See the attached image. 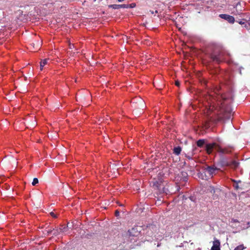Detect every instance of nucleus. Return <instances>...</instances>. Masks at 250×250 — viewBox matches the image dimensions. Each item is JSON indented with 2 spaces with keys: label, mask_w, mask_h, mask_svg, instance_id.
Segmentation results:
<instances>
[{
  "label": "nucleus",
  "mask_w": 250,
  "mask_h": 250,
  "mask_svg": "<svg viewBox=\"0 0 250 250\" xmlns=\"http://www.w3.org/2000/svg\"><path fill=\"white\" fill-rule=\"evenodd\" d=\"M232 98L228 97L226 95H221L219 97L218 102V120L230 119L232 116V109L230 104Z\"/></svg>",
  "instance_id": "nucleus-1"
},
{
  "label": "nucleus",
  "mask_w": 250,
  "mask_h": 250,
  "mask_svg": "<svg viewBox=\"0 0 250 250\" xmlns=\"http://www.w3.org/2000/svg\"><path fill=\"white\" fill-rule=\"evenodd\" d=\"M224 55L225 52L222 50L216 49L211 53L210 56L213 61L220 63L225 59Z\"/></svg>",
  "instance_id": "nucleus-2"
},
{
  "label": "nucleus",
  "mask_w": 250,
  "mask_h": 250,
  "mask_svg": "<svg viewBox=\"0 0 250 250\" xmlns=\"http://www.w3.org/2000/svg\"><path fill=\"white\" fill-rule=\"evenodd\" d=\"M150 184L152 187L155 190H157L159 193L166 192V188L162 180L154 179L151 181Z\"/></svg>",
  "instance_id": "nucleus-3"
},
{
  "label": "nucleus",
  "mask_w": 250,
  "mask_h": 250,
  "mask_svg": "<svg viewBox=\"0 0 250 250\" xmlns=\"http://www.w3.org/2000/svg\"><path fill=\"white\" fill-rule=\"evenodd\" d=\"M132 104H135L134 106L137 108L143 109L145 107V102L141 98L137 99H133L132 101Z\"/></svg>",
  "instance_id": "nucleus-4"
},
{
  "label": "nucleus",
  "mask_w": 250,
  "mask_h": 250,
  "mask_svg": "<svg viewBox=\"0 0 250 250\" xmlns=\"http://www.w3.org/2000/svg\"><path fill=\"white\" fill-rule=\"evenodd\" d=\"M204 170L205 172H207L209 176L212 177L213 174L215 173V172L219 170V168L216 167L214 166H212L205 167L204 168Z\"/></svg>",
  "instance_id": "nucleus-5"
},
{
  "label": "nucleus",
  "mask_w": 250,
  "mask_h": 250,
  "mask_svg": "<svg viewBox=\"0 0 250 250\" xmlns=\"http://www.w3.org/2000/svg\"><path fill=\"white\" fill-rule=\"evenodd\" d=\"M217 146H218V145L216 143L206 144V150L208 154H210L212 153L213 149H214L217 151Z\"/></svg>",
  "instance_id": "nucleus-6"
},
{
  "label": "nucleus",
  "mask_w": 250,
  "mask_h": 250,
  "mask_svg": "<svg viewBox=\"0 0 250 250\" xmlns=\"http://www.w3.org/2000/svg\"><path fill=\"white\" fill-rule=\"evenodd\" d=\"M232 151V148L231 147L222 148L219 145H218V146H217V151L221 154H230Z\"/></svg>",
  "instance_id": "nucleus-7"
},
{
  "label": "nucleus",
  "mask_w": 250,
  "mask_h": 250,
  "mask_svg": "<svg viewBox=\"0 0 250 250\" xmlns=\"http://www.w3.org/2000/svg\"><path fill=\"white\" fill-rule=\"evenodd\" d=\"M219 17L222 19L227 20L230 23H233L235 21L234 18L229 15L222 14L219 15Z\"/></svg>",
  "instance_id": "nucleus-8"
},
{
  "label": "nucleus",
  "mask_w": 250,
  "mask_h": 250,
  "mask_svg": "<svg viewBox=\"0 0 250 250\" xmlns=\"http://www.w3.org/2000/svg\"><path fill=\"white\" fill-rule=\"evenodd\" d=\"M140 234V231L138 230L137 227H135L128 230L129 236L136 237Z\"/></svg>",
  "instance_id": "nucleus-9"
},
{
  "label": "nucleus",
  "mask_w": 250,
  "mask_h": 250,
  "mask_svg": "<svg viewBox=\"0 0 250 250\" xmlns=\"http://www.w3.org/2000/svg\"><path fill=\"white\" fill-rule=\"evenodd\" d=\"M211 250H220V242L219 240L215 239L213 241Z\"/></svg>",
  "instance_id": "nucleus-10"
},
{
  "label": "nucleus",
  "mask_w": 250,
  "mask_h": 250,
  "mask_svg": "<svg viewBox=\"0 0 250 250\" xmlns=\"http://www.w3.org/2000/svg\"><path fill=\"white\" fill-rule=\"evenodd\" d=\"M239 163H238L235 161H233L230 162H227L225 164V166H229L233 169L237 168L239 166Z\"/></svg>",
  "instance_id": "nucleus-11"
},
{
  "label": "nucleus",
  "mask_w": 250,
  "mask_h": 250,
  "mask_svg": "<svg viewBox=\"0 0 250 250\" xmlns=\"http://www.w3.org/2000/svg\"><path fill=\"white\" fill-rule=\"evenodd\" d=\"M49 60L48 59H45L42 60L40 62V69L41 70L43 69V67L48 63V62Z\"/></svg>",
  "instance_id": "nucleus-12"
},
{
  "label": "nucleus",
  "mask_w": 250,
  "mask_h": 250,
  "mask_svg": "<svg viewBox=\"0 0 250 250\" xmlns=\"http://www.w3.org/2000/svg\"><path fill=\"white\" fill-rule=\"evenodd\" d=\"M182 150V149H181V147L180 146H177V147H175L174 148H173V153L177 155H178L179 154H180L181 153V151Z\"/></svg>",
  "instance_id": "nucleus-13"
},
{
  "label": "nucleus",
  "mask_w": 250,
  "mask_h": 250,
  "mask_svg": "<svg viewBox=\"0 0 250 250\" xmlns=\"http://www.w3.org/2000/svg\"><path fill=\"white\" fill-rule=\"evenodd\" d=\"M67 228H68V226H65L64 225L61 226V227L60 228H59V232L62 233V232H64L67 231V229H68Z\"/></svg>",
  "instance_id": "nucleus-14"
},
{
  "label": "nucleus",
  "mask_w": 250,
  "mask_h": 250,
  "mask_svg": "<svg viewBox=\"0 0 250 250\" xmlns=\"http://www.w3.org/2000/svg\"><path fill=\"white\" fill-rule=\"evenodd\" d=\"M205 140H204V139H200L198 141H197L196 144H197V146L198 147H201L205 144Z\"/></svg>",
  "instance_id": "nucleus-15"
},
{
  "label": "nucleus",
  "mask_w": 250,
  "mask_h": 250,
  "mask_svg": "<svg viewBox=\"0 0 250 250\" xmlns=\"http://www.w3.org/2000/svg\"><path fill=\"white\" fill-rule=\"evenodd\" d=\"M109 7H111L114 9H120L121 8V6L120 4H112L109 5Z\"/></svg>",
  "instance_id": "nucleus-16"
},
{
  "label": "nucleus",
  "mask_w": 250,
  "mask_h": 250,
  "mask_svg": "<svg viewBox=\"0 0 250 250\" xmlns=\"http://www.w3.org/2000/svg\"><path fill=\"white\" fill-rule=\"evenodd\" d=\"M52 232H53V229H48V230H45V231H44L43 233L45 235H49L50 234L52 233Z\"/></svg>",
  "instance_id": "nucleus-17"
},
{
  "label": "nucleus",
  "mask_w": 250,
  "mask_h": 250,
  "mask_svg": "<svg viewBox=\"0 0 250 250\" xmlns=\"http://www.w3.org/2000/svg\"><path fill=\"white\" fill-rule=\"evenodd\" d=\"M245 27L248 29V30H250V18L249 20H248L246 22V24H245Z\"/></svg>",
  "instance_id": "nucleus-18"
},
{
  "label": "nucleus",
  "mask_w": 250,
  "mask_h": 250,
  "mask_svg": "<svg viewBox=\"0 0 250 250\" xmlns=\"http://www.w3.org/2000/svg\"><path fill=\"white\" fill-rule=\"evenodd\" d=\"M52 233H53V234L54 235L56 236V235H58L59 234H60L61 232H59V229H53V232H52Z\"/></svg>",
  "instance_id": "nucleus-19"
},
{
  "label": "nucleus",
  "mask_w": 250,
  "mask_h": 250,
  "mask_svg": "<svg viewBox=\"0 0 250 250\" xmlns=\"http://www.w3.org/2000/svg\"><path fill=\"white\" fill-rule=\"evenodd\" d=\"M244 248L243 245H241L236 247L234 250H243Z\"/></svg>",
  "instance_id": "nucleus-20"
},
{
  "label": "nucleus",
  "mask_w": 250,
  "mask_h": 250,
  "mask_svg": "<svg viewBox=\"0 0 250 250\" xmlns=\"http://www.w3.org/2000/svg\"><path fill=\"white\" fill-rule=\"evenodd\" d=\"M38 183H39V180H38V178H34L33 179V182L32 183V184L33 186H35Z\"/></svg>",
  "instance_id": "nucleus-21"
},
{
  "label": "nucleus",
  "mask_w": 250,
  "mask_h": 250,
  "mask_svg": "<svg viewBox=\"0 0 250 250\" xmlns=\"http://www.w3.org/2000/svg\"><path fill=\"white\" fill-rule=\"evenodd\" d=\"M208 190L212 194H214L215 192V189L213 187L210 186L208 188Z\"/></svg>",
  "instance_id": "nucleus-22"
},
{
  "label": "nucleus",
  "mask_w": 250,
  "mask_h": 250,
  "mask_svg": "<svg viewBox=\"0 0 250 250\" xmlns=\"http://www.w3.org/2000/svg\"><path fill=\"white\" fill-rule=\"evenodd\" d=\"M233 182H235V183H236V185H235V186H234V187L236 189H237H237H238V188H239V186H238V183L240 182V181H239L238 182H237V181H236L235 180H233Z\"/></svg>",
  "instance_id": "nucleus-23"
},
{
  "label": "nucleus",
  "mask_w": 250,
  "mask_h": 250,
  "mask_svg": "<svg viewBox=\"0 0 250 250\" xmlns=\"http://www.w3.org/2000/svg\"><path fill=\"white\" fill-rule=\"evenodd\" d=\"M121 6V8H126L128 7V5L126 4H120Z\"/></svg>",
  "instance_id": "nucleus-24"
},
{
  "label": "nucleus",
  "mask_w": 250,
  "mask_h": 250,
  "mask_svg": "<svg viewBox=\"0 0 250 250\" xmlns=\"http://www.w3.org/2000/svg\"><path fill=\"white\" fill-rule=\"evenodd\" d=\"M50 214L51 216L52 217H53V218L57 217V215L53 212H51Z\"/></svg>",
  "instance_id": "nucleus-25"
},
{
  "label": "nucleus",
  "mask_w": 250,
  "mask_h": 250,
  "mask_svg": "<svg viewBox=\"0 0 250 250\" xmlns=\"http://www.w3.org/2000/svg\"><path fill=\"white\" fill-rule=\"evenodd\" d=\"M115 215L116 217H118L120 215V212L118 210H116L115 212Z\"/></svg>",
  "instance_id": "nucleus-26"
},
{
  "label": "nucleus",
  "mask_w": 250,
  "mask_h": 250,
  "mask_svg": "<svg viewBox=\"0 0 250 250\" xmlns=\"http://www.w3.org/2000/svg\"><path fill=\"white\" fill-rule=\"evenodd\" d=\"M238 22L241 25H244V26H245V24H246V22H243L242 21H240Z\"/></svg>",
  "instance_id": "nucleus-27"
},
{
  "label": "nucleus",
  "mask_w": 250,
  "mask_h": 250,
  "mask_svg": "<svg viewBox=\"0 0 250 250\" xmlns=\"http://www.w3.org/2000/svg\"><path fill=\"white\" fill-rule=\"evenodd\" d=\"M175 84L176 86H179L180 83L178 81H175Z\"/></svg>",
  "instance_id": "nucleus-28"
},
{
  "label": "nucleus",
  "mask_w": 250,
  "mask_h": 250,
  "mask_svg": "<svg viewBox=\"0 0 250 250\" xmlns=\"http://www.w3.org/2000/svg\"><path fill=\"white\" fill-rule=\"evenodd\" d=\"M187 158L188 159H190L191 158V157L190 156H187Z\"/></svg>",
  "instance_id": "nucleus-29"
},
{
  "label": "nucleus",
  "mask_w": 250,
  "mask_h": 250,
  "mask_svg": "<svg viewBox=\"0 0 250 250\" xmlns=\"http://www.w3.org/2000/svg\"><path fill=\"white\" fill-rule=\"evenodd\" d=\"M32 44H33V47L34 48V43H32V44H31V45H32Z\"/></svg>",
  "instance_id": "nucleus-30"
}]
</instances>
